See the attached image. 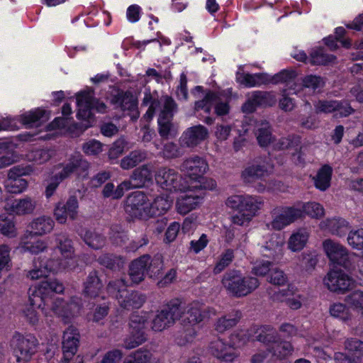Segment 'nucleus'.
Segmentation results:
<instances>
[{
	"instance_id": "4468645a",
	"label": "nucleus",
	"mask_w": 363,
	"mask_h": 363,
	"mask_svg": "<svg viewBox=\"0 0 363 363\" xmlns=\"http://www.w3.org/2000/svg\"><path fill=\"white\" fill-rule=\"evenodd\" d=\"M123 279L111 281L107 287L108 293L115 297L121 308L127 310L140 308L145 298L138 292H130Z\"/></svg>"
},
{
	"instance_id": "58836bf2",
	"label": "nucleus",
	"mask_w": 363,
	"mask_h": 363,
	"mask_svg": "<svg viewBox=\"0 0 363 363\" xmlns=\"http://www.w3.org/2000/svg\"><path fill=\"white\" fill-rule=\"evenodd\" d=\"M48 118L47 112L38 108L21 114L18 116V121L26 127L31 128L39 126Z\"/></svg>"
},
{
	"instance_id": "ea45409f",
	"label": "nucleus",
	"mask_w": 363,
	"mask_h": 363,
	"mask_svg": "<svg viewBox=\"0 0 363 363\" xmlns=\"http://www.w3.org/2000/svg\"><path fill=\"white\" fill-rule=\"evenodd\" d=\"M174 198L170 194L166 193L157 196L152 203H150L149 211L150 218L164 214L172 206Z\"/></svg>"
},
{
	"instance_id": "423d86ee",
	"label": "nucleus",
	"mask_w": 363,
	"mask_h": 363,
	"mask_svg": "<svg viewBox=\"0 0 363 363\" xmlns=\"http://www.w3.org/2000/svg\"><path fill=\"white\" fill-rule=\"evenodd\" d=\"M231 94L230 89L218 93L208 91L203 99L195 103L196 113H198V116H201L205 123L211 124L213 118L208 115L211 113L212 108H214V111L218 116H224L228 113L230 109L228 104Z\"/></svg>"
},
{
	"instance_id": "37998d69",
	"label": "nucleus",
	"mask_w": 363,
	"mask_h": 363,
	"mask_svg": "<svg viewBox=\"0 0 363 363\" xmlns=\"http://www.w3.org/2000/svg\"><path fill=\"white\" fill-rule=\"evenodd\" d=\"M130 183L124 181L115 187L113 183H107L103 189V196L106 198H111L113 199H118L121 198L125 191L130 190Z\"/></svg>"
},
{
	"instance_id": "20e7f679",
	"label": "nucleus",
	"mask_w": 363,
	"mask_h": 363,
	"mask_svg": "<svg viewBox=\"0 0 363 363\" xmlns=\"http://www.w3.org/2000/svg\"><path fill=\"white\" fill-rule=\"evenodd\" d=\"M143 104L149 106L144 118L151 120L157 106L160 108L158 118L159 131L162 137L174 136L177 129L171 123L175 110V103L173 99L167 96H162L159 101L152 100L150 93H145L143 99Z\"/></svg>"
},
{
	"instance_id": "a18cd8bd",
	"label": "nucleus",
	"mask_w": 363,
	"mask_h": 363,
	"mask_svg": "<svg viewBox=\"0 0 363 363\" xmlns=\"http://www.w3.org/2000/svg\"><path fill=\"white\" fill-rule=\"evenodd\" d=\"M345 302L357 316L363 315V291L357 290L350 294Z\"/></svg>"
},
{
	"instance_id": "dca6fc26",
	"label": "nucleus",
	"mask_w": 363,
	"mask_h": 363,
	"mask_svg": "<svg viewBox=\"0 0 363 363\" xmlns=\"http://www.w3.org/2000/svg\"><path fill=\"white\" fill-rule=\"evenodd\" d=\"M198 184H186V188L179 191L182 194L177 199L176 208L179 213L185 215L190 211L199 208L203 203L205 197L204 190Z\"/></svg>"
},
{
	"instance_id": "e2e57ef3",
	"label": "nucleus",
	"mask_w": 363,
	"mask_h": 363,
	"mask_svg": "<svg viewBox=\"0 0 363 363\" xmlns=\"http://www.w3.org/2000/svg\"><path fill=\"white\" fill-rule=\"evenodd\" d=\"M349 245L356 250H363V229L351 230L347 236Z\"/></svg>"
},
{
	"instance_id": "aec40b11",
	"label": "nucleus",
	"mask_w": 363,
	"mask_h": 363,
	"mask_svg": "<svg viewBox=\"0 0 363 363\" xmlns=\"http://www.w3.org/2000/svg\"><path fill=\"white\" fill-rule=\"evenodd\" d=\"M157 185L167 194H170L186 188V182H182L181 175L174 169L160 168L155 175Z\"/></svg>"
},
{
	"instance_id": "3c124183",
	"label": "nucleus",
	"mask_w": 363,
	"mask_h": 363,
	"mask_svg": "<svg viewBox=\"0 0 363 363\" xmlns=\"http://www.w3.org/2000/svg\"><path fill=\"white\" fill-rule=\"evenodd\" d=\"M101 289V283L96 275V273L91 272L84 283V294L90 297H96Z\"/></svg>"
},
{
	"instance_id": "a878e982",
	"label": "nucleus",
	"mask_w": 363,
	"mask_h": 363,
	"mask_svg": "<svg viewBox=\"0 0 363 363\" xmlns=\"http://www.w3.org/2000/svg\"><path fill=\"white\" fill-rule=\"evenodd\" d=\"M274 164L268 162L266 159L257 158L249 163L242 172V177L247 183H252L269 174Z\"/></svg>"
},
{
	"instance_id": "09e8293b",
	"label": "nucleus",
	"mask_w": 363,
	"mask_h": 363,
	"mask_svg": "<svg viewBox=\"0 0 363 363\" xmlns=\"http://www.w3.org/2000/svg\"><path fill=\"white\" fill-rule=\"evenodd\" d=\"M296 206L301 208L303 215L306 214L312 218L319 219L325 215L323 206L317 202H308L305 203H297Z\"/></svg>"
},
{
	"instance_id": "6ab92c4d",
	"label": "nucleus",
	"mask_w": 363,
	"mask_h": 363,
	"mask_svg": "<svg viewBox=\"0 0 363 363\" xmlns=\"http://www.w3.org/2000/svg\"><path fill=\"white\" fill-rule=\"evenodd\" d=\"M323 284L329 291L339 294H345L352 290L357 282L342 270L331 269L324 277Z\"/></svg>"
},
{
	"instance_id": "4c0bfd02",
	"label": "nucleus",
	"mask_w": 363,
	"mask_h": 363,
	"mask_svg": "<svg viewBox=\"0 0 363 363\" xmlns=\"http://www.w3.org/2000/svg\"><path fill=\"white\" fill-rule=\"evenodd\" d=\"M309 237L310 232L306 228L294 230L288 239V249L293 252L301 251L306 246Z\"/></svg>"
},
{
	"instance_id": "f8f14e48",
	"label": "nucleus",
	"mask_w": 363,
	"mask_h": 363,
	"mask_svg": "<svg viewBox=\"0 0 363 363\" xmlns=\"http://www.w3.org/2000/svg\"><path fill=\"white\" fill-rule=\"evenodd\" d=\"M222 283L229 293L238 297L247 296L259 285L257 278L244 277L239 271H230L226 273Z\"/></svg>"
},
{
	"instance_id": "4d7b16f0",
	"label": "nucleus",
	"mask_w": 363,
	"mask_h": 363,
	"mask_svg": "<svg viewBox=\"0 0 363 363\" xmlns=\"http://www.w3.org/2000/svg\"><path fill=\"white\" fill-rule=\"evenodd\" d=\"M335 60L333 55H327L323 48H318L312 51L309 62L312 65H327Z\"/></svg>"
},
{
	"instance_id": "864d4df0",
	"label": "nucleus",
	"mask_w": 363,
	"mask_h": 363,
	"mask_svg": "<svg viewBox=\"0 0 363 363\" xmlns=\"http://www.w3.org/2000/svg\"><path fill=\"white\" fill-rule=\"evenodd\" d=\"M363 64H355L351 67L352 73L358 74L362 76L358 78V84L351 89V94L355 99L359 102L363 103V72L362 73Z\"/></svg>"
},
{
	"instance_id": "2eb2a0df",
	"label": "nucleus",
	"mask_w": 363,
	"mask_h": 363,
	"mask_svg": "<svg viewBox=\"0 0 363 363\" xmlns=\"http://www.w3.org/2000/svg\"><path fill=\"white\" fill-rule=\"evenodd\" d=\"M89 167V164L86 160L82 159L80 155L73 156L69 162L63 166H60L55 169L54 176L51 178L50 182L48 184L45 189V196L47 198L51 197L55 193L59 184L65 178H67L71 173L77 172L79 174V171L82 169L86 171Z\"/></svg>"
},
{
	"instance_id": "f03ea898",
	"label": "nucleus",
	"mask_w": 363,
	"mask_h": 363,
	"mask_svg": "<svg viewBox=\"0 0 363 363\" xmlns=\"http://www.w3.org/2000/svg\"><path fill=\"white\" fill-rule=\"evenodd\" d=\"M77 118L82 121V125L72 123L67 118L72 113L70 104H65L62 106V113L64 117L56 118L48 126V130H56V134H69L72 137L80 135L86 129L93 125L94 122L93 109L99 113H104L106 106L99 101H95L94 91L87 88L77 94Z\"/></svg>"
},
{
	"instance_id": "6e6552de",
	"label": "nucleus",
	"mask_w": 363,
	"mask_h": 363,
	"mask_svg": "<svg viewBox=\"0 0 363 363\" xmlns=\"http://www.w3.org/2000/svg\"><path fill=\"white\" fill-rule=\"evenodd\" d=\"M263 201L261 198L250 195H233L228 198L226 206L239 211L232 217V222L238 225L248 224L256 215Z\"/></svg>"
},
{
	"instance_id": "c03bdc74",
	"label": "nucleus",
	"mask_w": 363,
	"mask_h": 363,
	"mask_svg": "<svg viewBox=\"0 0 363 363\" xmlns=\"http://www.w3.org/2000/svg\"><path fill=\"white\" fill-rule=\"evenodd\" d=\"M333 169L330 166L323 165L314 177L315 186L320 191L326 190L330 185Z\"/></svg>"
},
{
	"instance_id": "8fccbe9b",
	"label": "nucleus",
	"mask_w": 363,
	"mask_h": 363,
	"mask_svg": "<svg viewBox=\"0 0 363 363\" xmlns=\"http://www.w3.org/2000/svg\"><path fill=\"white\" fill-rule=\"evenodd\" d=\"M278 298L281 301L286 302L291 309H298L301 306V296L296 291L292 286H289L287 291L282 294L281 297Z\"/></svg>"
},
{
	"instance_id": "f704fd0d",
	"label": "nucleus",
	"mask_w": 363,
	"mask_h": 363,
	"mask_svg": "<svg viewBox=\"0 0 363 363\" xmlns=\"http://www.w3.org/2000/svg\"><path fill=\"white\" fill-rule=\"evenodd\" d=\"M236 79L238 83L247 87L259 86L269 82V75L265 73L250 74L240 67L236 74Z\"/></svg>"
},
{
	"instance_id": "bb28decb",
	"label": "nucleus",
	"mask_w": 363,
	"mask_h": 363,
	"mask_svg": "<svg viewBox=\"0 0 363 363\" xmlns=\"http://www.w3.org/2000/svg\"><path fill=\"white\" fill-rule=\"evenodd\" d=\"M277 101L276 96L272 92L255 91L247 94V101L242 107L244 113H252L257 106H272Z\"/></svg>"
},
{
	"instance_id": "6e6d98bb",
	"label": "nucleus",
	"mask_w": 363,
	"mask_h": 363,
	"mask_svg": "<svg viewBox=\"0 0 363 363\" xmlns=\"http://www.w3.org/2000/svg\"><path fill=\"white\" fill-rule=\"evenodd\" d=\"M240 315L238 312L235 314H229L220 318L216 324V330L219 333H223L226 330L233 327L237 324Z\"/></svg>"
},
{
	"instance_id": "0eeeda50",
	"label": "nucleus",
	"mask_w": 363,
	"mask_h": 363,
	"mask_svg": "<svg viewBox=\"0 0 363 363\" xmlns=\"http://www.w3.org/2000/svg\"><path fill=\"white\" fill-rule=\"evenodd\" d=\"M247 125H248V123ZM249 125H251L248 127L249 128L252 125H255V135L260 146H272L273 149L278 150L285 148L289 149L291 151V154L293 156L294 162L301 163L302 161L301 160V152L299 151L298 138H296L295 141L291 140L289 138H281L278 141H274L268 121L260 120L257 122L253 121V124L249 123Z\"/></svg>"
},
{
	"instance_id": "ddd939ff",
	"label": "nucleus",
	"mask_w": 363,
	"mask_h": 363,
	"mask_svg": "<svg viewBox=\"0 0 363 363\" xmlns=\"http://www.w3.org/2000/svg\"><path fill=\"white\" fill-rule=\"evenodd\" d=\"M163 269V262L160 256L152 259L147 255L134 260L130 266L129 275L133 283L140 282L147 272L151 277H157Z\"/></svg>"
},
{
	"instance_id": "9d476101",
	"label": "nucleus",
	"mask_w": 363,
	"mask_h": 363,
	"mask_svg": "<svg viewBox=\"0 0 363 363\" xmlns=\"http://www.w3.org/2000/svg\"><path fill=\"white\" fill-rule=\"evenodd\" d=\"M207 169V162L203 158L199 156L186 159L181 166L182 172L189 177L187 183L191 185L198 184L200 187L212 190L216 186L215 181L203 177Z\"/></svg>"
},
{
	"instance_id": "69168bd1",
	"label": "nucleus",
	"mask_w": 363,
	"mask_h": 363,
	"mask_svg": "<svg viewBox=\"0 0 363 363\" xmlns=\"http://www.w3.org/2000/svg\"><path fill=\"white\" fill-rule=\"evenodd\" d=\"M99 262L100 264L110 269L121 268L124 263L121 257H116L108 254L100 257Z\"/></svg>"
},
{
	"instance_id": "1a4fd4ad",
	"label": "nucleus",
	"mask_w": 363,
	"mask_h": 363,
	"mask_svg": "<svg viewBox=\"0 0 363 363\" xmlns=\"http://www.w3.org/2000/svg\"><path fill=\"white\" fill-rule=\"evenodd\" d=\"M210 313L214 314L215 311H211L199 301H194L189 304L185 313L182 310V314H184V322L187 320L191 327L186 328L180 337H177V343L179 345H185L192 342L197 335V330L194 325L210 317Z\"/></svg>"
},
{
	"instance_id": "de8ad7c7",
	"label": "nucleus",
	"mask_w": 363,
	"mask_h": 363,
	"mask_svg": "<svg viewBox=\"0 0 363 363\" xmlns=\"http://www.w3.org/2000/svg\"><path fill=\"white\" fill-rule=\"evenodd\" d=\"M350 306L345 303L337 302L330 305L329 308L330 314L336 318L344 322L350 320L353 318Z\"/></svg>"
},
{
	"instance_id": "c85d7f7f",
	"label": "nucleus",
	"mask_w": 363,
	"mask_h": 363,
	"mask_svg": "<svg viewBox=\"0 0 363 363\" xmlns=\"http://www.w3.org/2000/svg\"><path fill=\"white\" fill-rule=\"evenodd\" d=\"M1 203H4L1 201ZM3 208L11 213L17 215H25L31 213L36 205V202L30 197H24L21 199L13 200V198L6 199Z\"/></svg>"
},
{
	"instance_id": "cd10ccee",
	"label": "nucleus",
	"mask_w": 363,
	"mask_h": 363,
	"mask_svg": "<svg viewBox=\"0 0 363 363\" xmlns=\"http://www.w3.org/2000/svg\"><path fill=\"white\" fill-rule=\"evenodd\" d=\"M79 203L76 196H70L65 203L59 202L54 208V216L60 224L66 223L68 218L74 220L78 214Z\"/></svg>"
},
{
	"instance_id": "2f4dec72",
	"label": "nucleus",
	"mask_w": 363,
	"mask_h": 363,
	"mask_svg": "<svg viewBox=\"0 0 363 363\" xmlns=\"http://www.w3.org/2000/svg\"><path fill=\"white\" fill-rule=\"evenodd\" d=\"M111 103L117 107H120L123 111H130L132 112V118H137L138 117L137 99L132 94L129 92L117 93L111 99Z\"/></svg>"
},
{
	"instance_id": "680f3d73",
	"label": "nucleus",
	"mask_w": 363,
	"mask_h": 363,
	"mask_svg": "<svg viewBox=\"0 0 363 363\" xmlns=\"http://www.w3.org/2000/svg\"><path fill=\"white\" fill-rule=\"evenodd\" d=\"M104 145L95 139L85 142L82 145L84 153L88 156L97 155L103 151Z\"/></svg>"
},
{
	"instance_id": "e433bc0d",
	"label": "nucleus",
	"mask_w": 363,
	"mask_h": 363,
	"mask_svg": "<svg viewBox=\"0 0 363 363\" xmlns=\"http://www.w3.org/2000/svg\"><path fill=\"white\" fill-rule=\"evenodd\" d=\"M319 227L322 230L328 231L334 235L342 237L349 229L348 223L343 218H333L322 220Z\"/></svg>"
},
{
	"instance_id": "13d9d810",
	"label": "nucleus",
	"mask_w": 363,
	"mask_h": 363,
	"mask_svg": "<svg viewBox=\"0 0 363 363\" xmlns=\"http://www.w3.org/2000/svg\"><path fill=\"white\" fill-rule=\"evenodd\" d=\"M0 233L8 238H15L17 235V229L14 221L5 215L0 216Z\"/></svg>"
},
{
	"instance_id": "49530a36",
	"label": "nucleus",
	"mask_w": 363,
	"mask_h": 363,
	"mask_svg": "<svg viewBox=\"0 0 363 363\" xmlns=\"http://www.w3.org/2000/svg\"><path fill=\"white\" fill-rule=\"evenodd\" d=\"M345 33V29L343 27H338L335 29V35H330L324 39L325 45L330 50H335L337 48V43H340L342 46L345 48H350L351 43L347 39L342 38Z\"/></svg>"
},
{
	"instance_id": "5fc2aeb1",
	"label": "nucleus",
	"mask_w": 363,
	"mask_h": 363,
	"mask_svg": "<svg viewBox=\"0 0 363 363\" xmlns=\"http://www.w3.org/2000/svg\"><path fill=\"white\" fill-rule=\"evenodd\" d=\"M28 182L23 178L8 177L5 182V188L9 193L20 194L27 189Z\"/></svg>"
},
{
	"instance_id": "4be33fe9",
	"label": "nucleus",
	"mask_w": 363,
	"mask_h": 363,
	"mask_svg": "<svg viewBox=\"0 0 363 363\" xmlns=\"http://www.w3.org/2000/svg\"><path fill=\"white\" fill-rule=\"evenodd\" d=\"M272 220L268 227L277 230L284 229L303 217V212L296 204L293 206H279L272 212Z\"/></svg>"
},
{
	"instance_id": "412c9836",
	"label": "nucleus",
	"mask_w": 363,
	"mask_h": 363,
	"mask_svg": "<svg viewBox=\"0 0 363 363\" xmlns=\"http://www.w3.org/2000/svg\"><path fill=\"white\" fill-rule=\"evenodd\" d=\"M37 345V339L30 334L23 335L16 333L11 341V345L18 362L30 360L36 352Z\"/></svg>"
},
{
	"instance_id": "0e129e2a",
	"label": "nucleus",
	"mask_w": 363,
	"mask_h": 363,
	"mask_svg": "<svg viewBox=\"0 0 363 363\" xmlns=\"http://www.w3.org/2000/svg\"><path fill=\"white\" fill-rule=\"evenodd\" d=\"M302 89L308 91H315L323 85V79L315 75H308L302 81Z\"/></svg>"
},
{
	"instance_id": "9b49d317",
	"label": "nucleus",
	"mask_w": 363,
	"mask_h": 363,
	"mask_svg": "<svg viewBox=\"0 0 363 363\" xmlns=\"http://www.w3.org/2000/svg\"><path fill=\"white\" fill-rule=\"evenodd\" d=\"M255 333V338L263 343H272V355L277 359H282L291 355L293 352V347L289 342H277V334L276 330L270 325L260 327L255 326L252 328Z\"/></svg>"
},
{
	"instance_id": "473e14b6",
	"label": "nucleus",
	"mask_w": 363,
	"mask_h": 363,
	"mask_svg": "<svg viewBox=\"0 0 363 363\" xmlns=\"http://www.w3.org/2000/svg\"><path fill=\"white\" fill-rule=\"evenodd\" d=\"M317 112L330 113L337 112L340 116H347L352 111L351 106L345 101L340 103L337 101H319L315 105Z\"/></svg>"
},
{
	"instance_id": "f257e3e1",
	"label": "nucleus",
	"mask_w": 363,
	"mask_h": 363,
	"mask_svg": "<svg viewBox=\"0 0 363 363\" xmlns=\"http://www.w3.org/2000/svg\"><path fill=\"white\" fill-rule=\"evenodd\" d=\"M64 291L62 284L56 279L45 280L32 287L29 291L30 306L27 307L23 313L28 321L36 325L39 321V315L35 308H40L45 316L53 315L63 318H69L79 313L81 306L79 299L74 298L69 303H65L57 294Z\"/></svg>"
},
{
	"instance_id": "603ef678",
	"label": "nucleus",
	"mask_w": 363,
	"mask_h": 363,
	"mask_svg": "<svg viewBox=\"0 0 363 363\" xmlns=\"http://www.w3.org/2000/svg\"><path fill=\"white\" fill-rule=\"evenodd\" d=\"M147 157L145 152L135 150L130 152L128 156L121 160V167L123 169H129L135 167L138 163L143 161Z\"/></svg>"
},
{
	"instance_id": "bf43d9fd",
	"label": "nucleus",
	"mask_w": 363,
	"mask_h": 363,
	"mask_svg": "<svg viewBox=\"0 0 363 363\" xmlns=\"http://www.w3.org/2000/svg\"><path fill=\"white\" fill-rule=\"evenodd\" d=\"M52 154L50 150L39 149L32 150L26 155L27 160L40 164L49 160Z\"/></svg>"
},
{
	"instance_id": "72a5a7b5",
	"label": "nucleus",
	"mask_w": 363,
	"mask_h": 363,
	"mask_svg": "<svg viewBox=\"0 0 363 363\" xmlns=\"http://www.w3.org/2000/svg\"><path fill=\"white\" fill-rule=\"evenodd\" d=\"M153 170L154 166L151 164L143 165L135 169L130 179L127 181L130 183V189L142 187L146 182L152 181Z\"/></svg>"
},
{
	"instance_id": "f3484780",
	"label": "nucleus",
	"mask_w": 363,
	"mask_h": 363,
	"mask_svg": "<svg viewBox=\"0 0 363 363\" xmlns=\"http://www.w3.org/2000/svg\"><path fill=\"white\" fill-rule=\"evenodd\" d=\"M182 317L179 304L177 301H172L157 311L152 321V329L155 332H162L173 325Z\"/></svg>"
},
{
	"instance_id": "7c9ffc66",
	"label": "nucleus",
	"mask_w": 363,
	"mask_h": 363,
	"mask_svg": "<svg viewBox=\"0 0 363 363\" xmlns=\"http://www.w3.org/2000/svg\"><path fill=\"white\" fill-rule=\"evenodd\" d=\"M284 239L279 233H271L264 237L262 247L265 256L275 257L282 254Z\"/></svg>"
},
{
	"instance_id": "774afa93",
	"label": "nucleus",
	"mask_w": 363,
	"mask_h": 363,
	"mask_svg": "<svg viewBox=\"0 0 363 363\" xmlns=\"http://www.w3.org/2000/svg\"><path fill=\"white\" fill-rule=\"evenodd\" d=\"M233 258V252L231 250H226L216 264L214 267V273L218 274L221 272L229 264Z\"/></svg>"
},
{
	"instance_id": "7ed1b4c3",
	"label": "nucleus",
	"mask_w": 363,
	"mask_h": 363,
	"mask_svg": "<svg viewBox=\"0 0 363 363\" xmlns=\"http://www.w3.org/2000/svg\"><path fill=\"white\" fill-rule=\"evenodd\" d=\"M56 248L54 250L57 255L48 260H41L40 258L33 261V267L30 270L27 277L32 280L47 277L50 273L57 274L74 269L77 266V259L74 255V250L69 240L64 235L56 238Z\"/></svg>"
},
{
	"instance_id": "c756f323",
	"label": "nucleus",
	"mask_w": 363,
	"mask_h": 363,
	"mask_svg": "<svg viewBox=\"0 0 363 363\" xmlns=\"http://www.w3.org/2000/svg\"><path fill=\"white\" fill-rule=\"evenodd\" d=\"M208 137V129L201 125L187 128L183 133L182 143L188 147H196Z\"/></svg>"
},
{
	"instance_id": "79ce46f5",
	"label": "nucleus",
	"mask_w": 363,
	"mask_h": 363,
	"mask_svg": "<svg viewBox=\"0 0 363 363\" xmlns=\"http://www.w3.org/2000/svg\"><path fill=\"white\" fill-rule=\"evenodd\" d=\"M55 225L54 220L50 216H41L33 220L30 224L31 234L43 235L50 233Z\"/></svg>"
},
{
	"instance_id": "5701e85b",
	"label": "nucleus",
	"mask_w": 363,
	"mask_h": 363,
	"mask_svg": "<svg viewBox=\"0 0 363 363\" xmlns=\"http://www.w3.org/2000/svg\"><path fill=\"white\" fill-rule=\"evenodd\" d=\"M322 245L323 251L331 264L350 269V255L345 246L331 239L325 240Z\"/></svg>"
},
{
	"instance_id": "338daca9",
	"label": "nucleus",
	"mask_w": 363,
	"mask_h": 363,
	"mask_svg": "<svg viewBox=\"0 0 363 363\" xmlns=\"http://www.w3.org/2000/svg\"><path fill=\"white\" fill-rule=\"evenodd\" d=\"M84 242L94 249H99L104 245V238L93 231H87L84 235Z\"/></svg>"
},
{
	"instance_id": "39448f33",
	"label": "nucleus",
	"mask_w": 363,
	"mask_h": 363,
	"mask_svg": "<svg viewBox=\"0 0 363 363\" xmlns=\"http://www.w3.org/2000/svg\"><path fill=\"white\" fill-rule=\"evenodd\" d=\"M252 329L250 332L241 330L234 333L230 335L228 342L218 338L210 343L209 352L221 362L231 363L240 355L237 349L245 345L252 337Z\"/></svg>"
},
{
	"instance_id": "052dcab7",
	"label": "nucleus",
	"mask_w": 363,
	"mask_h": 363,
	"mask_svg": "<svg viewBox=\"0 0 363 363\" xmlns=\"http://www.w3.org/2000/svg\"><path fill=\"white\" fill-rule=\"evenodd\" d=\"M128 357L133 363H151L155 360L153 354L145 349L138 350L128 355Z\"/></svg>"
},
{
	"instance_id": "393cba45",
	"label": "nucleus",
	"mask_w": 363,
	"mask_h": 363,
	"mask_svg": "<svg viewBox=\"0 0 363 363\" xmlns=\"http://www.w3.org/2000/svg\"><path fill=\"white\" fill-rule=\"evenodd\" d=\"M79 338L78 330L72 326L69 327L64 332L62 337L63 359L60 363H84L83 358L80 356L76 357L72 362H70V359L77 350Z\"/></svg>"
},
{
	"instance_id": "b1692460",
	"label": "nucleus",
	"mask_w": 363,
	"mask_h": 363,
	"mask_svg": "<svg viewBox=\"0 0 363 363\" xmlns=\"http://www.w3.org/2000/svg\"><path fill=\"white\" fill-rule=\"evenodd\" d=\"M149 206L147 196L141 191H136L126 199L125 211L133 218L147 219L150 218Z\"/></svg>"
},
{
	"instance_id": "c9c22d12",
	"label": "nucleus",
	"mask_w": 363,
	"mask_h": 363,
	"mask_svg": "<svg viewBox=\"0 0 363 363\" xmlns=\"http://www.w3.org/2000/svg\"><path fill=\"white\" fill-rule=\"evenodd\" d=\"M297 74L294 70H283L275 74L274 77L269 76V82L273 83H284L288 87L284 89V92L288 91L289 94H297L299 88L296 83Z\"/></svg>"
},
{
	"instance_id": "a211bd4d",
	"label": "nucleus",
	"mask_w": 363,
	"mask_h": 363,
	"mask_svg": "<svg viewBox=\"0 0 363 363\" xmlns=\"http://www.w3.org/2000/svg\"><path fill=\"white\" fill-rule=\"evenodd\" d=\"M148 318L146 312L134 313L130 320V333L128 337L125 340V347L133 349L141 345L146 340L145 329Z\"/></svg>"
},
{
	"instance_id": "a19ab883",
	"label": "nucleus",
	"mask_w": 363,
	"mask_h": 363,
	"mask_svg": "<svg viewBox=\"0 0 363 363\" xmlns=\"http://www.w3.org/2000/svg\"><path fill=\"white\" fill-rule=\"evenodd\" d=\"M33 239L31 233H26L19 243L18 248L23 252H28L31 254H38L44 251L47 247V243L43 240Z\"/></svg>"
}]
</instances>
